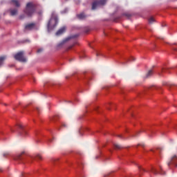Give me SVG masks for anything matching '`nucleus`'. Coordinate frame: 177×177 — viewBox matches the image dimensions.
<instances>
[{"label":"nucleus","mask_w":177,"mask_h":177,"mask_svg":"<svg viewBox=\"0 0 177 177\" xmlns=\"http://www.w3.org/2000/svg\"><path fill=\"white\" fill-rule=\"evenodd\" d=\"M58 22L59 20L57 15L55 12H53L51 13V17L47 24L48 30L51 31L52 30H53L57 26Z\"/></svg>","instance_id":"1"},{"label":"nucleus","mask_w":177,"mask_h":177,"mask_svg":"<svg viewBox=\"0 0 177 177\" xmlns=\"http://www.w3.org/2000/svg\"><path fill=\"white\" fill-rule=\"evenodd\" d=\"M37 4L30 1L26 3L24 12L29 17H32L36 11Z\"/></svg>","instance_id":"2"},{"label":"nucleus","mask_w":177,"mask_h":177,"mask_svg":"<svg viewBox=\"0 0 177 177\" xmlns=\"http://www.w3.org/2000/svg\"><path fill=\"white\" fill-rule=\"evenodd\" d=\"M24 51H19L14 55V58L18 62L25 63L27 62V59L24 57Z\"/></svg>","instance_id":"3"},{"label":"nucleus","mask_w":177,"mask_h":177,"mask_svg":"<svg viewBox=\"0 0 177 177\" xmlns=\"http://www.w3.org/2000/svg\"><path fill=\"white\" fill-rule=\"evenodd\" d=\"M107 0H97L93 2L92 3V10H94L97 8L104 6L106 3Z\"/></svg>","instance_id":"4"},{"label":"nucleus","mask_w":177,"mask_h":177,"mask_svg":"<svg viewBox=\"0 0 177 177\" xmlns=\"http://www.w3.org/2000/svg\"><path fill=\"white\" fill-rule=\"evenodd\" d=\"M160 171H158L157 169L156 168H152L151 171L155 174V175H158V174H161V175H165V171H162V167H160Z\"/></svg>","instance_id":"5"},{"label":"nucleus","mask_w":177,"mask_h":177,"mask_svg":"<svg viewBox=\"0 0 177 177\" xmlns=\"http://www.w3.org/2000/svg\"><path fill=\"white\" fill-rule=\"evenodd\" d=\"M172 164L175 165L176 167H177V156H173L169 160V162L167 163L168 166H170Z\"/></svg>","instance_id":"6"},{"label":"nucleus","mask_w":177,"mask_h":177,"mask_svg":"<svg viewBox=\"0 0 177 177\" xmlns=\"http://www.w3.org/2000/svg\"><path fill=\"white\" fill-rule=\"evenodd\" d=\"M35 27V23L27 24L25 26V30H31L34 29Z\"/></svg>","instance_id":"7"},{"label":"nucleus","mask_w":177,"mask_h":177,"mask_svg":"<svg viewBox=\"0 0 177 177\" xmlns=\"http://www.w3.org/2000/svg\"><path fill=\"white\" fill-rule=\"evenodd\" d=\"M9 11L11 16H15L18 14L17 8H10Z\"/></svg>","instance_id":"8"},{"label":"nucleus","mask_w":177,"mask_h":177,"mask_svg":"<svg viewBox=\"0 0 177 177\" xmlns=\"http://www.w3.org/2000/svg\"><path fill=\"white\" fill-rule=\"evenodd\" d=\"M66 28L65 26H63L61 28V29H59L57 32H56V35L59 36L63 34V32H65Z\"/></svg>","instance_id":"9"},{"label":"nucleus","mask_w":177,"mask_h":177,"mask_svg":"<svg viewBox=\"0 0 177 177\" xmlns=\"http://www.w3.org/2000/svg\"><path fill=\"white\" fill-rule=\"evenodd\" d=\"M11 3L17 8H19L21 6L19 0H11Z\"/></svg>","instance_id":"10"},{"label":"nucleus","mask_w":177,"mask_h":177,"mask_svg":"<svg viewBox=\"0 0 177 177\" xmlns=\"http://www.w3.org/2000/svg\"><path fill=\"white\" fill-rule=\"evenodd\" d=\"M7 59L6 55H2L0 57V66H2L5 62V60Z\"/></svg>","instance_id":"11"},{"label":"nucleus","mask_w":177,"mask_h":177,"mask_svg":"<svg viewBox=\"0 0 177 177\" xmlns=\"http://www.w3.org/2000/svg\"><path fill=\"white\" fill-rule=\"evenodd\" d=\"M77 17L80 19H84L86 17V16L84 13H80V14L77 15Z\"/></svg>","instance_id":"12"},{"label":"nucleus","mask_w":177,"mask_h":177,"mask_svg":"<svg viewBox=\"0 0 177 177\" xmlns=\"http://www.w3.org/2000/svg\"><path fill=\"white\" fill-rule=\"evenodd\" d=\"M153 74V71H149V72H147V75H146V77L149 78L150 77H151Z\"/></svg>","instance_id":"13"},{"label":"nucleus","mask_w":177,"mask_h":177,"mask_svg":"<svg viewBox=\"0 0 177 177\" xmlns=\"http://www.w3.org/2000/svg\"><path fill=\"white\" fill-rule=\"evenodd\" d=\"M114 148H115V149H122L123 147H122V146H121V145H120L115 144V145H114Z\"/></svg>","instance_id":"14"},{"label":"nucleus","mask_w":177,"mask_h":177,"mask_svg":"<svg viewBox=\"0 0 177 177\" xmlns=\"http://www.w3.org/2000/svg\"><path fill=\"white\" fill-rule=\"evenodd\" d=\"M155 22V19L153 17H151L149 19V23L150 24H152Z\"/></svg>","instance_id":"15"},{"label":"nucleus","mask_w":177,"mask_h":177,"mask_svg":"<svg viewBox=\"0 0 177 177\" xmlns=\"http://www.w3.org/2000/svg\"><path fill=\"white\" fill-rule=\"evenodd\" d=\"M24 153L25 152H22L20 155H18L16 158H15V160H21V155Z\"/></svg>","instance_id":"16"},{"label":"nucleus","mask_w":177,"mask_h":177,"mask_svg":"<svg viewBox=\"0 0 177 177\" xmlns=\"http://www.w3.org/2000/svg\"><path fill=\"white\" fill-rule=\"evenodd\" d=\"M28 135V132L25 130H23L21 132V136H26Z\"/></svg>","instance_id":"17"},{"label":"nucleus","mask_w":177,"mask_h":177,"mask_svg":"<svg viewBox=\"0 0 177 177\" xmlns=\"http://www.w3.org/2000/svg\"><path fill=\"white\" fill-rule=\"evenodd\" d=\"M124 15L127 18H130L131 17V15L129 13H124Z\"/></svg>","instance_id":"18"},{"label":"nucleus","mask_w":177,"mask_h":177,"mask_svg":"<svg viewBox=\"0 0 177 177\" xmlns=\"http://www.w3.org/2000/svg\"><path fill=\"white\" fill-rule=\"evenodd\" d=\"M43 51V48H39L38 50H37V53H41Z\"/></svg>","instance_id":"19"},{"label":"nucleus","mask_w":177,"mask_h":177,"mask_svg":"<svg viewBox=\"0 0 177 177\" xmlns=\"http://www.w3.org/2000/svg\"><path fill=\"white\" fill-rule=\"evenodd\" d=\"M36 158H37V160H41V156H39V155H38V156H36Z\"/></svg>","instance_id":"20"},{"label":"nucleus","mask_w":177,"mask_h":177,"mask_svg":"<svg viewBox=\"0 0 177 177\" xmlns=\"http://www.w3.org/2000/svg\"><path fill=\"white\" fill-rule=\"evenodd\" d=\"M68 11L67 8H66L64 10L62 11V13H66Z\"/></svg>","instance_id":"21"},{"label":"nucleus","mask_w":177,"mask_h":177,"mask_svg":"<svg viewBox=\"0 0 177 177\" xmlns=\"http://www.w3.org/2000/svg\"><path fill=\"white\" fill-rule=\"evenodd\" d=\"M18 127L22 129L24 128V126L22 124H18Z\"/></svg>","instance_id":"22"},{"label":"nucleus","mask_w":177,"mask_h":177,"mask_svg":"<svg viewBox=\"0 0 177 177\" xmlns=\"http://www.w3.org/2000/svg\"><path fill=\"white\" fill-rule=\"evenodd\" d=\"M25 18V15H20L19 16V19H24Z\"/></svg>","instance_id":"23"},{"label":"nucleus","mask_w":177,"mask_h":177,"mask_svg":"<svg viewBox=\"0 0 177 177\" xmlns=\"http://www.w3.org/2000/svg\"><path fill=\"white\" fill-rule=\"evenodd\" d=\"M36 110H37V112H39V111H40V109H39V107H37V108H36Z\"/></svg>","instance_id":"24"},{"label":"nucleus","mask_w":177,"mask_h":177,"mask_svg":"<svg viewBox=\"0 0 177 177\" xmlns=\"http://www.w3.org/2000/svg\"><path fill=\"white\" fill-rule=\"evenodd\" d=\"M8 155H9V153H4L3 156H8Z\"/></svg>","instance_id":"25"},{"label":"nucleus","mask_w":177,"mask_h":177,"mask_svg":"<svg viewBox=\"0 0 177 177\" xmlns=\"http://www.w3.org/2000/svg\"><path fill=\"white\" fill-rule=\"evenodd\" d=\"M62 127H66V124H62Z\"/></svg>","instance_id":"26"},{"label":"nucleus","mask_w":177,"mask_h":177,"mask_svg":"<svg viewBox=\"0 0 177 177\" xmlns=\"http://www.w3.org/2000/svg\"><path fill=\"white\" fill-rule=\"evenodd\" d=\"M118 137L122 138V135H118Z\"/></svg>","instance_id":"27"},{"label":"nucleus","mask_w":177,"mask_h":177,"mask_svg":"<svg viewBox=\"0 0 177 177\" xmlns=\"http://www.w3.org/2000/svg\"><path fill=\"white\" fill-rule=\"evenodd\" d=\"M100 55V53H97L96 54L97 56H99Z\"/></svg>","instance_id":"28"},{"label":"nucleus","mask_w":177,"mask_h":177,"mask_svg":"<svg viewBox=\"0 0 177 177\" xmlns=\"http://www.w3.org/2000/svg\"><path fill=\"white\" fill-rule=\"evenodd\" d=\"M172 45H176V43H174V44H171V46H172Z\"/></svg>","instance_id":"29"},{"label":"nucleus","mask_w":177,"mask_h":177,"mask_svg":"<svg viewBox=\"0 0 177 177\" xmlns=\"http://www.w3.org/2000/svg\"><path fill=\"white\" fill-rule=\"evenodd\" d=\"M0 171H2V169L1 168H0Z\"/></svg>","instance_id":"30"},{"label":"nucleus","mask_w":177,"mask_h":177,"mask_svg":"<svg viewBox=\"0 0 177 177\" xmlns=\"http://www.w3.org/2000/svg\"><path fill=\"white\" fill-rule=\"evenodd\" d=\"M68 76H66V79H68Z\"/></svg>","instance_id":"31"},{"label":"nucleus","mask_w":177,"mask_h":177,"mask_svg":"<svg viewBox=\"0 0 177 177\" xmlns=\"http://www.w3.org/2000/svg\"><path fill=\"white\" fill-rule=\"evenodd\" d=\"M174 50H176V48H174Z\"/></svg>","instance_id":"32"},{"label":"nucleus","mask_w":177,"mask_h":177,"mask_svg":"<svg viewBox=\"0 0 177 177\" xmlns=\"http://www.w3.org/2000/svg\"><path fill=\"white\" fill-rule=\"evenodd\" d=\"M155 88H156V89H158V88H157L156 86H155Z\"/></svg>","instance_id":"33"},{"label":"nucleus","mask_w":177,"mask_h":177,"mask_svg":"<svg viewBox=\"0 0 177 177\" xmlns=\"http://www.w3.org/2000/svg\"><path fill=\"white\" fill-rule=\"evenodd\" d=\"M142 171H145V169H142Z\"/></svg>","instance_id":"34"}]
</instances>
